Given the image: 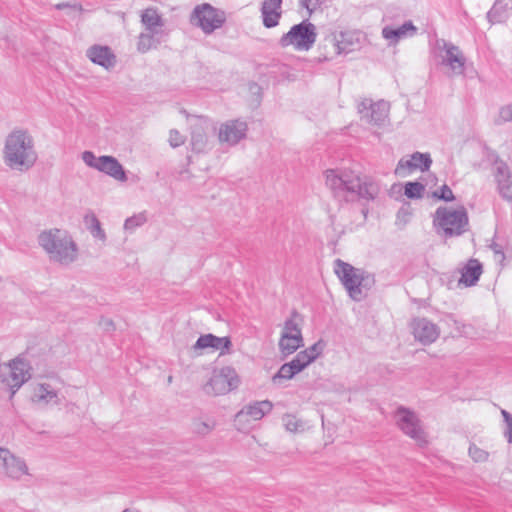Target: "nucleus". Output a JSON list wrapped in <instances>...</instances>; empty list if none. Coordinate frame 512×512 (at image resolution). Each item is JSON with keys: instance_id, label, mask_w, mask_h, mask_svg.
<instances>
[{"instance_id": "f8f14e48", "label": "nucleus", "mask_w": 512, "mask_h": 512, "mask_svg": "<svg viewBox=\"0 0 512 512\" xmlns=\"http://www.w3.org/2000/svg\"><path fill=\"white\" fill-rule=\"evenodd\" d=\"M0 472L12 480L30 476L26 461L3 447H0Z\"/></svg>"}, {"instance_id": "79ce46f5", "label": "nucleus", "mask_w": 512, "mask_h": 512, "mask_svg": "<svg viewBox=\"0 0 512 512\" xmlns=\"http://www.w3.org/2000/svg\"><path fill=\"white\" fill-rule=\"evenodd\" d=\"M325 0H299L302 8H305L309 15H311L317 8H319Z\"/></svg>"}, {"instance_id": "a878e982", "label": "nucleus", "mask_w": 512, "mask_h": 512, "mask_svg": "<svg viewBox=\"0 0 512 512\" xmlns=\"http://www.w3.org/2000/svg\"><path fill=\"white\" fill-rule=\"evenodd\" d=\"M304 345L302 333L295 334L294 336H288L287 334H281L279 340V349L284 357H287L296 352L300 347Z\"/></svg>"}, {"instance_id": "2f4dec72", "label": "nucleus", "mask_w": 512, "mask_h": 512, "mask_svg": "<svg viewBox=\"0 0 512 512\" xmlns=\"http://www.w3.org/2000/svg\"><path fill=\"white\" fill-rule=\"evenodd\" d=\"M155 33H142L139 36L137 49L138 51L145 53L152 48H156L158 45V41L154 38Z\"/></svg>"}, {"instance_id": "c9c22d12", "label": "nucleus", "mask_w": 512, "mask_h": 512, "mask_svg": "<svg viewBox=\"0 0 512 512\" xmlns=\"http://www.w3.org/2000/svg\"><path fill=\"white\" fill-rule=\"evenodd\" d=\"M324 348H325V342L323 340H318L313 345L306 348L304 350V352H306V354L309 357H312V361H314L322 354Z\"/></svg>"}, {"instance_id": "9d476101", "label": "nucleus", "mask_w": 512, "mask_h": 512, "mask_svg": "<svg viewBox=\"0 0 512 512\" xmlns=\"http://www.w3.org/2000/svg\"><path fill=\"white\" fill-rule=\"evenodd\" d=\"M396 423L399 429L420 445L427 444L425 432L423 431L417 415L403 406L396 410Z\"/></svg>"}, {"instance_id": "a211bd4d", "label": "nucleus", "mask_w": 512, "mask_h": 512, "mask_svg": "<svg viewBox=\"0 0 512 512\" xmlns=\"http://www.w3.org/2000/svg\"><path fill=\"white\" fill-rule=\"evenodd\" d=\"M231 346L230 337H218L208 333L200 335L192 348L195 352L211 349L212 351H220V355H224L229 352Z\"/></svg>"}, {"instance_id": "49530a36", "label": "nucleus", "mask_w": 512, "mask_h": 512, "mask_svg": "<svg viewBox=\"0 0 512 512\" xmlns=\"http://www.w3.org/2000/svg\"><path fill=\"white\" fill-rule=\"evenodd\" d=\"M285 366L290 370V372L295 376L296 374L301 372L300 366H298L293 359L290 362L284 363Z\"/></svg>"}, {"instance_id": "5701e85b", "label": "nucleus", "mask_w": 512, "mask_h": 512, "mask_svg": "<svg viewBox=\"0 0 512 512\" xmlns=\"http://www.w3.org/2000/svg\"><path fill=\"white\" fill-rule=\"evenodd\" d=\"M443 49L446 55L442 63L449 66L453 71L462 74L464 71L465 58L459 50V47L451 42L443 41Z\"/></svg>"}, {"instance_id": "f704fd0d", "label": "nucleus", "mask_w": 512, "mask_h": 512, "mask_svg": "<svg viewBox=\"0 0 512 512\" xmlns=\"http://www.w3.org/2000/svg\"><path fill=\"white\" fill-rule=\"evenodd\" d=\"M507 122H512V104L502 106L499 109L497 118L495 119L496 125H502Z\"/></svg>"}, {"instance_id": "2eb2a0df", "label": "nucleus", "mask_w": 512, "mask_h": 512, "mask_svg": "<svg viewBox=\"0 0 512 512\" xmlns=\"http://www.w3.org/2000/svg\"><path fill=\"white\" fill-rule=\"evenodd\" d=\"M85 55L92 63L108 71L113 69L117 63L116 55L107 45L94 44L86 50Z\"/></svg>"}, {"instance_id": "6e6552de", "label": "nucleus", "mask_w": 512, "mask_h": 512, "mask_svg": "<svg viewBox=\"0 0 512 512\" xmlns=\"http://www.w3.org/2000/svg\"><path fill=\"white\" fill-rule=\"evenodd\" d=\"M316 27L308 19L293 25L279 40L281 47L293 46L297 51H308L316 42Z\"/></svg>"}, {"instance_id": "b1692460", "label": "nucleus", "mask_w": 512, "mask_h": 512, "mask_svg": "<svg viewBox=\"0 0 512 512\" xmlns=\"http://www.w3.org/2000/svg\"><path fill=\"white\" fill-rule=\"evenodd\" d=\"M273 404L269 400L255 401L245 405L237 414L236 418L240 419L249 416L252 420H260L271 412Z\"/></svg>"}, {"instance_id": "f03ea898", "label": "nucleus", "mask_w": 512, "mask_h": 512, "mask_svg": "<svg viewBox=\"0 0 512 512\" xmlns=\"http://www.w3.org/2000/svg\"><path fill=\"white\" fill-rule=\"evenodd\" d=\"M38 158L34 139L25 129L12 130L5 139L3 159L12 170L27 171L34 166Z\"/></svg>"}, {"instance_id": "20e7f679", "label": "nucleus", "mask_w": 512, "mask_h": 512, "mask_svg": "<svg viewBox=\"0 0 512 512\" xmlns=\"http://www.w3.org/2000/svg\"><path fill=\"white\" fill-rule=\"evenodd\" d=\"M433 226L438 234L444 238L458 237L464 234L469 227V218L464 206L452 209L439 206L433 216Z\"/></svg>"}, {"instance_id": "bb28decb", "label": "nucleus", "mask_w": 512, "mask_h": 512, "mask_svg": "<svg viewBox=\"0 0 512 512\" xmlns=\"http://www.w3.org/2000/svg\"><path fill=\"white\" fill-rule=\"evenodd\" d=\"M83 222L91 236L96 241H100L102 244H105L107 236L97 216L93 212H88L85 214Z\"/></svg>"}, {"instance_id": "ea45409f", "label": "nucleus", "mask_w": 512, "mask_h": 512, "mask_svg": "<svg viewBox=\"0 0 512 512\" xmlns=\"http://www.w3.org/2000/svg\"><path fill=\"white\" fill-rule=\"evenodd\" d=\"M185 136L182 135L178 130L172 129L169 133V144L171 147L176 148L184 144Z\"/></svg>"}, {"instance_id": "f257e3e1", "label": "nucleus", "mask_w": 512, "mask_h": 512, "mask_svg": "<svg viewBox=\"0 0 512 512\" xmlns=\"http://www.w3.org/2000/svg\"><path fill=\"white\" fill-rule=\"evenodd\" d=\"M325 179L327 187L339 201H374L380 193L379 183L369 176L361 177L353 172L327 170Z\"/></svg>"}, {"instance_id": "473e14b6", "label": "nucleus", "mask_w": 512, "mask_h": 512, "mask_svg": "<svg viewBox=\"0 0 512 512\" xmlns=\"http://www.w3.org/2000/svg\"><path fill=\"white\" fill-rule=\"evenodd\" d=\"M487 17L491 23H502L507 19V10L496 2L488 11Z\"/></svg>"}, {"instance_id": "8fccbe9b", "label": "nucleus", "mask_w": 512, "mask_h": 512, "mask_svg": "<svg viewBox=\"0 0 512 512\" xmlns=\"http://www.w3.org/2000/svg\"><path fill=\"white\" fill-rule=\"evenodd\" d=\"M123 228H124L125 230H127V229H128V218H126V219L124 220V222H123Z\"/></svg>"}, {"instance_id": "603ef678", "label": "nucleus", "mask_w": 512, "mask_h": 512, "mask_svg": "<svg viewBox=\"0 0 512 512\" xmlns=\"http://www.w3.org/2000/svg\"><path fill=\"white\" fill-rule=\"evenodd\" d=\"M73 8L77 9L78 11L81 10V6L74 5Z\"/></svg>"}, {"instance_id": "ddd939ff", "label": "nucleus", "mask_w": 512, "mask_h": 512, "mask_svg": "<svg viewBox=\"0 0 512 512\" xmlns=\"http://www.w3.org/2000/svg\"><path fill=\"white\" fill-rule=\"evenodd\" d=\"M239 377L235 369L231 367H223L218 373L213 374L210 378L206 390L215 395H223L236 389L239 385Z\"/></svg>"}, {"instance_id": "72a5a7b5", "label": "nucleus", "mask_w": 512, "mask_h": 512, "mask_svg": "<svg viewBox=\"0 0 512 512\" xmlns=\"http://www.w3.org/2000/svg\"><path fill=\"white\" fill-rule=\"evenodd\" d=\"M432 196L444 202H452L455 200L454 193L447 184H443L438 190L434 191Z\"/></svg>"}, {"instance_id": "6ab92c4d", "label": "nucleus", "mask_w": 512, "mask_h": 512, "mask_svg": "<svg viewBox=\"0 0 512 512\" xmlns=\"http://www.w3.org/2000/svg\"><path fill=\"white\" fill-rule=\"evenodd\" d=\"M494 177L497 183V189L500 196L508 201H512V173L506 162L497 159L495 161Z\"/></svg>"}, {"instance_id": "e433bc0d", "label": "nucleus", "mask_w": 512, "mask_h": 512, "mask_svg": "<svg viewBox=\"0 0 512 512\" xmlns=\"http://www.w3.org/2000/svg\"><path fill=\"white\" fill-rule=\"evenodd\" d=\"M469 456L475 461V462H484L487 460L489 454L487 451L477 447L476 445L472 444L469 447L468 450Z\"/></svg>"}, {"instance_id": "c85d7f7f", "label": "nucleus", "mask_w": 512, "mask_h": 512, "mask_svg": "<svg viewBox=\"0 0 512 512\" xmlns=\"http://www.w3.org/2000/svg\"><path fill=\"white\" fill-rule=\"evenodd\" d=\"M208 141L204 130L201 127H195L191 132L190 146L192 151L202 153L206 150Z\"/></svg>"}, {"instance_id": "4be33fe9", "label": "nucleus", "mask_w": 512, "mask_h": 512, "mask_svg": "<svg viewBox=\"0 0 512 512\" xmlns=\"http://www.w3.org/2000/svg\"><path fill=\"white\" fill-rule=\"evenodd\" d=\"M417 33V28L411 20L405 21L398 27L385 26L382 29V36L392 44H396L402 39L412 37Z\"/></svg>"}, {"instance_id": "58836bf2", "label": "nucleus", "mask_w": 512, "mask_h": 512, "mask_svg": "<svg viewBox=\"0 0 512 512\" xmlns=\"http://www.w3.org/2000/svg\"><path fill=\"white\" fill-rule=\"evenodd\" d=\"M501 414L506 423V429L504 431V436L506 437L508 443L512 444V414L508 411L502 409Z\"/></svg>"}, {"instance_id": "7c9ffc66", "label": "nucleus", "mask_w": 512, "mask_h": 512, "mask_svg": "<svg viewBox=\"0 0 512 512\" xmlns=\"http://www.w3.org/2000/svg\"><path fill=\"white\" fill-rule=\"evenodd\" d=\"M425 186L418 181H409L404 185V195L408 199H420L423 197Z\"/></svg>"}, {"instance_id": "5fc2aeb1", "label": "nucleus", "mask_w": 512, "mask_h": 512, "mask_svg": "<svg viewBox=\"0 0 512 512\" xmlns=\"http://www.w3.org/2000/svg\"><path fill=\"white\" fill-rule=\"evenodd\" d=\"M129 512H138V511H132V510L130 509V511H129Z\"/></svg>"}, {"instance_id": "37998d69", "label": "nucleus", "mask_w": 512, "mask_h": 512, "mask_svg": "<svg viewBox=\"0 0 512 512\" xmlns=\"http://www.w3.org/2000/svg\"><path fill=\"white\" fill-rule=\"evenodd\" d=\"M283 421H284V425L288 431H290V432L298 431L300 425L295 416L286 415L283 418Z\"/></svg>"}, {"instance_id": "412c9836", "label": "nucleus", "mask_w": 512, "mask_h": 512, "mask_svg": "<svg viewBox=\"0 0 512 512\" xmlns=\"http://www.w3.org/2000/svg\"><path fill=\"white\" fill-rule=\"evenodd\" d=\"M283 0H263L261 16L264 27L270 29L279 24L282 15Z\"/></svg>"}, {"instance_id": "4468645a", "label": "nucleus", "mask_w": 512, "mask_h": 512, "mask_svg": "<svg viewBox=\"0 0 512 512\" xmlns=\"http://www.w3.org/2000/svg\"><path fill=\"white\" fill-rule=\"evenodd\" d=\"M432 164V158L429 153L414 152L410 158H401L395 168V174L401 177L406 176L408 172L420 170L428 171Z\"/></svg>"}, {"instance_id": "39448f33", "label": "nucleus", "mask_w": 512, "mask_h": 512, "mask_svg": "<svg viewBox=\"0 0 512 512\" xmlns=\"http://www.w3.org/2000/svg\"><path fill=\"white\" fill-rule=\"evenodd\" d=\"M334 272L354 301H361L365 296L363 289L369 288L374 283V278L368 273L341 259L334 261Z\"/></svg>"}, {"instance_id": "cd10ccee", "label": "nucleus", "mask_w": 512, "mask_h": 512, "mask_svg": "<svg viewBox=\"0 0 512 512\" xmlns=\"http://www.w3.org/2000/svg\"><path fill=\"white\" fill-rule=\"evenodd\" d=\"M140 16L142 24L151 33H158L157 28L164 26V21L156 8H147Z\"/></svg>"}, {"instance_id": "9b49d317", "label": "nucleus", "mask_w": 512, "mask_h": 512, "mask_svg": "<svg viewBox=\"0 0 512 512\" xmlns=\"http://www.w3.org/2000/svg\"><path fill=\"white\" fill-rule=\"evenodd\" d=\"M357 109L361 119L371 125L381 127L388 120L390 105L385 100L373 102L371 99L364 98L358 103Z\"/></svg>"}, {"instance_id": "aec40b11", "label": "nucleus", "mask_w": 512, "mask_h": 512, "mask_svg": "<svg viewBox=\"0 0 512 512\" xmlns=\"http://www.w3.org/2000/svg\"><path fill=\"white\" fill-rule=\"evenodd\" d=\"M32 401L41 406H54L60 403L59 389L50 383H39L35 386Z\"/></svg>"}, {"instance_id": "864d4df0", "label": "nucleus", "mask_w": 512, "mask_h": 512, "mask_svg": "<svg viewBox=\"0 0 512 512\" xmlns=\"http://www.w3.org/2000/svg\"><path fill=\"white\" fill-rule=\"evenodd\" d=\"M122 512H128V509H124Z\"/></svg>"}, {"instance_id": "09e8293b", "label": "nucleus", "mask_w": 512, "mask_h": 512, "mask_svg": "<svg viewBox=\"0 0 512 512\" xmlns=\"http://www.w3.org/2000/svg\"><path fill=\"white\" fill-rule=\"evenodd\" d=\"M55 7H56V9H58V10H62V9H64V8L70 7V5H69L68 3H64V2H63V3H59V4H57Z\"/></svg>"}, {"instance_id": "7ed1b4c3", "label": "nucleus", "mask_w": 512, "mask_h": 512, "mask_svg": "<svg viewBox=\"0 0 512 512\" xmlns=\"http://www.w3.org/2000/svg\"><path fill=\"white\" fill-rule=\"evenodd\" d=\"M39 245L50 259L61 264H70L77 258V245L64 230L43 231L38 237Z\"/></svg>"}, {"instance_id": "4c0bfd02", "label": "nucleus", "mask_w": 512, "mask_h": 512, "mask_svg": "<svg viewBox=\"0 0 512 512\" xmlns=\"http://www.w3.org/2000/svg\"><path fill=\"white\" fill-rule=\"evenodd\" d=\"M293 377L294 375L285 366V364H282L277 373L272 377V381L274 384H280L281 380H290Z\"/></svg>"}, {"instance_id": "a19ab883", "label": "nucleus", "mask_w": 512, "mask_h": 512, "mask_svg": "<svg viewBox=\"0 0 512 512\" xmlns=\"http://www.w3.org/2000/svg\"><path fill=\"white\" fill-rule=\"evenodd\" d=\"M293 361L300 366L301 371H303L307 366H309L313 361L312 357H309L304 350L298 352L296 356L293 358Z\"/></svg>"}, {"instance_id": "c03bdc74", "label": "nucleus", "mask_w": 512, "mask_h": 512, "mask_svg": "<svg viewBox=\"0 0 512 512\" xmlns=\"http://www.w3.org/2000/svg\"><path fill=\"white\" fill-rule=\"evenodd\" d=\"M410 216H411V214L408 211V209H405V208L399 209V211L397 212V215H396V224L401 225L402 227L405 226L408 223Z\"/></svg>"}, {"instance_id": "c756f323", "label": "nucleus", "mask_w": 512, "mask_h": 512, "mask_svg": "<svg viewBox=\"0 0 512 512\" xmlns=\"http://www.w3.org/2000/svg\"><path fill=\"white\" fill-rule=\"evenodd\" d=\"M297 318H300V315L296 310H293L291 312L290 317L285 320L281 334H287L288 336H294L295 334H297V332L302 333L300 325L296 321Z\"/></svg>"}, {"instance_id": "0eeeda50", "label": "nucleus", "mask_w": 512, "mask_h": 512, "mask_svg": "<svg viewBox=\"0 0 512 512\" xmlns=\"http://www.w3.org/2000/svg\"><path fill=\"white\" fill-rule=\"evenodd\" d=\"M189 21L191 25L201 29L204 34L210 35L224 25L226 14L210 3H201L193 8Z\"/></svg>"}, {"instance_id": "423d86ee", "label": "nucleus", "mask_w": 512, "mask_h": 512, "mask_svg": "<svg viewBox=\"0 0 512 512\" xmlns=\"http://www.w3.org/2000/svg\"><path fill=\"white\" fill-rule=\"evenodd\" d=\"M31 378V365L23 356L0 364V381L10 391V397Z\"/></svg>"}, {"instance_id": "3c124183", "label": "nucleus", "mask_w": 512, "mask_h": 512, "mask_svg": "<svg viewBox=\"0 0 512 512\" xmlns=\"http://www.w3.org/2000/svg\"><path fill=\"white\" fill-rule=\"evenodd\" d=\"M202 426L204 430H208V426L206 425V423H202Z\"/></svg>"}, {"instance_id": "de8ad7c7", "label": "nucleus", "mask_w": 512, "mask_h": 512, "mask_svg": "<svg viewBox=\"0 0 512 512\" xmlns=\"http://www.w3.org/2000/svg\"><path fill=\"white\" fill-rule=\"evenodd\" d=\"M492 249L495 252V254H500L502 256V258H504V253L502 251V248L499 245H497V244L493 245Z\"/></svg>"}, {"instance_id": "1a4fd4ad", "label": "nucleus", "mask_w": 512, "mask_h": 512, "mask_svg": "<svg viewBox=\"0 0 512 512\" xmlns=\"http://www.w3.org/2000/svg\"><path fill=\"white\" fill-rule=\"evenodd\" d=\"M82 160L88 167L105 173L117 181L126 180V172L123 166L113 156H96L92 151H84Z\"/></svg>"}, {"instance_id": "393cba45", "label": "nucleus", "mask_w": 512, "mask_h": 512, "mask_svg": "<svg viewBox=\"0 0 512 512\" xmlns=\"http://www.w3.org/2000/svg\"><path fill=\"white\" fill-rule=\"evenodd\" d=\"M483 272V266L477 259H470L461 270L459 282L466 287L474 286Z\"/></svg>"}, {"instance_id": "a18cd8bd", "label": "nucleus", "mask_w": 512, "mask_h": 512, "mask_svg": "<svg viewBox=\"0 0 512 512\" xmlns=\"http://www.w3.org/2000/svg\"><path fill=\"white\" fill-rule=\"evenodd\" d=\"M147 221V216L145 212H141L137 215L130 217V229L132 227H139L143 225Z\"/></svg>"}, {"instance_id": "f3484780", "label": "nucleus", "mask_w": 512, "mask_h": 512, "mask_svg": "<svg viewBox=\"0 0 512 512\" xmlns=\"http://www.w3.org/2000/svg\"><path fill=\"white\" fill-rule=\"evenodd\" d=\"M411 326L415 339L423 345H429L439 337L438 326L426 318L414 319Z\"/></svg>"}, {"instance_id": "dca6fc26", "label": "nucleus", "mask_w": 512, "mask_h": 512, "mask_svg": "<svg viewBox=\"0 0 512 512\" xmlns=\"http://www.w3.org/2000/svg\"><path fill=\"white\" fill-rule=\"evenodd\" d=\"M247 129L248 127L245 121L238 119L226 121L221 124L219 128V140L229 145H235L241 139L245 138Z\"/></svg>"}]
</instances>
